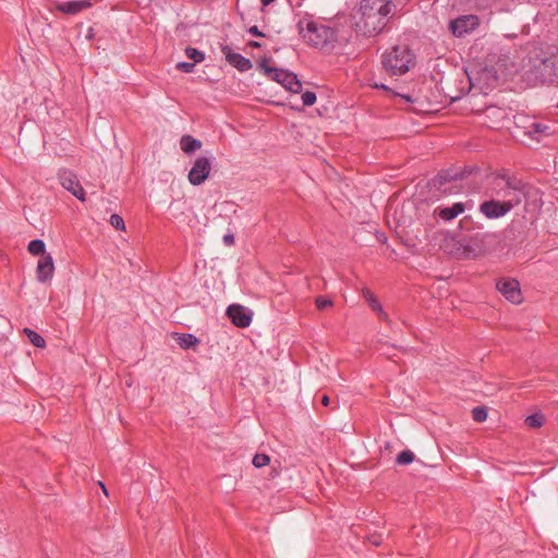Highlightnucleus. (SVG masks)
I'll use <instances>...</instances> for the list:
<instances>
[{
  "label": "nucleus",
  "instance_id": "f257e3e1",
  "mask_svg": "<svg viewBox=\"0 0 558 558\" xmlns=\"http://www.w3.org/2000/svg\"><path fill=\"white\" fill-rule=\"evenodd\" d=\"M393 7L389 0H363L355 21V31L367 37L379 34L385 28Z\"/></svg>",
  "mask_w": 558,
  "mask_h": 558
},
{
  "label": "nucleus",
  "instance_id": "f03ea898",
  "mask_svg": "<svg viewBox=\"0 0 558 558\" xmlns=\"http://www.w3.org/2000/svg\"><path fill=\"white\" fill-rule=\"evenodd\" d=\"M300 35L316 48H329L337 40L336 31L329 26L310 20H300L298 23Z\"/></svg>",
  "mask_w": 558,
  "mask_h": 558
},
{
  "label": "nucleus",
  "instance_id": "7ed1b4c3",
  "mask_svg": "<svg viewBox=\"0 0 558 558\" xmlns=\"http://www.w3.org/2000/svg\"><path fill=\"white\" fill-rule=\"evenodd\" d=\"M494 191L510 208H513L524 197L525 184L514 177L505 173L498 174L494 179Z\"/></svg>",
  "mask_w": 558,
  "mask_h": 558
},
{
  "label": "nucleus",
  "instance_id": "20e7f679",
  "mask_svg": "<svg viewBox=\"0 0 558 558\" xmlns=\"http://www.w3.org/2000/svg\"><path fill=\"white\" fill-rule=\"evenodd\" d=\"M415 64V56L407 45H397L383 54V65L392 75H402Z\"/></svg>",
  "mask_w": 558,
  "mask_h": 558
},
{
  "label": "nucleus",
  "instance_id": "39448f33",
  "mask_svg": "<svg viewBox=\"0 0 558 558\" xmlns=\"http://www.w3.org/2000/svg\"><path fill=\"white\" fill-rule=\"evenodd\" d=\"M269 61V59L263 58L258 64L264 74L270 80L280 83L289 92L294 94L300 93L302 89V83L299 81L298 76L287 70L270 66Z\"/></svg>",
  "mask_w": 558,
  "mask_h": 558
},
{
  "label": "nucleus",
  "instance_id": "423d86ee",
  "mask_svg": "<svg viewBox=\"0 0 558 558\" xmlns=\"http://www.w3.org/2000/svg\"><path fill=\"white\" fill-rule=\"evenodd\" d=\"M487 235L484 233H475L469 240L451 238L449 244H459L456 250H450L451 255L457 258L476 257L484 252V240Z\"/></svg>",
  "mask_w": 558,
  "mask_h": 558
},
{
  "label": "nucleus",
  "instance_id": "0eeeda50",
  "mask_svg": "<svg viewBox=\"0 0 558 558\" xmlns=\"http://www.w3.org/2000/svg\"><path fill=\"white\" fill-rule=\"evenodd\" d=\"M58 178L60 181V184L68 190L73 196H75L81 202H84L86 199V194L81 185L77 175L69 170V169H61L58 172Z\"/></svg>",
  "mask_w": 558,
  "mask_h": 558
},
{
  "label": "nucleus",
  "instance_id": "6e6552de",
  "mask_svg": "<svg viewBox=\"0 0 558 558\" xmlns=\"http://www.w3.org/2000/svg\"><path fill=\"white\" fill-rule=\"evenodd\" d=\"M211 171V162L207 157H198L195 159L187 179L192 185H201L204 183Z\"/></svg>",
  "mask_w": 558,
  "mask_h": 558
},
{
  "label": "nucleus",
  "instance_id": "1a4fd4ad",
  "mask_svg": "<svg viewBox=\"0 0 558 558\" xmlns=\"http://www.w3.org/2000/svg\"><path fill=\"white\" fill-rule=\"evenodd\" d=\"M227 315L232 324L239 328H246L252 323L253 313L241 304H231L227 308Z\"/></svg>",
  "mask_w": 558,
  "mask_h": 558
},
{
  "label": "nucleus",
  "instance_id": "9d476101",
  "mask_svg": "<svg viewBox=\"0 0 558 558\" xmlns=\"http://www.w3.org/2000/svg\"><path fill=\"white\" fill-rule=\"evenodd\" d=\"M476 26H478V17L473 14L459 16L449 24L450 31L457 37L475 29Z\"/></svg>",
  "mask_w": 558,
  "mask_h": 558
},
{
  "label": "nucleus",
  "instance_id": "9b49d317",
  "mask_svg": "<svg viewBox=\"0 0 558 558\" xmlns=\"http://www.w3.org/2000/svg\"><path fill=\"white\" fill-rule=\"evenodd\" d=\"M498 291L510 302L519 304L522 301L520 284L514 279H500L496 283Z\"/></svg>",
  "mask_w": 558,
  "mask_h": 558
},
{
  "label": "nucleus",
  "instance_id": "f8f14e48",
  "mask_svg": "<svg viewBox=\"0 0 558 558\" xmlns=\"http://www.w3.org/2000/svg\"><path fill=\"white\" fill-rule=\"evenodd\" d=\"M511 209L504 201L498 202L494 199L484 202L480 206L481 213L489 219L502 217Z\"/></svg>",
  "mask_w": 558,
  "mask_h": 558
},
{
  "label": "nucleus",
  "instance_id": "ddd939ff",
  "mask_svg": "<svg viewBox=\"0 0 558 558\" xmlns=\"http://www.w3.org/2000/svg\"><path fill=\"white\" fill-rule=\"evenodd\" d=\"M554 129L549 123L534 121L525 128L524 134L536 142L554 134Z\"/></svg>",
  "mask_w": 558,
  "mask_h": 558
},
{
  "label": "nucleus",
  "instance_id": "4468645a",
  "mask_svg": "<svg viewBox=\"0 0 558 558\" xmlns=\"http://www.w3.org/2000/svg\"><path fill=\"white\" fill-rule=\"evenodd\" d=\"M466 170L458 171L453 169L442 170L440 171L434 179L433 184L438 190H441L444 193L447 192L446 189L442 190V186L451 181L461 180L465 177Z\"/></svg>",
  "mask_w": 558,
  "mask_h": 558
},
{
  "label": "nucleus",
  "instance_id": "2eb2a0df",
  "mask_svg": "<svg viewBox=\"0 0 558 558\" xmlns=\"http://www.w3.org/2000/svg\"><path fill=\"white\" fill-rule=\"evenodd\" d=\"M221 50L227 61L234 68H236L239 71L245 72L253 68V63L251 62L250 59L243 57L240 53L232 52L229 46H223Z\"/></svg>",
  "mask_w": 558,
  "mask_h": 558
},
{
  "label": "nucleus",
  "instance_id": "dca6fc26",
  "mask_svg": "<svg viewBox=\"0 0 558 558\" xmlns=\"http://www.w3.org/2000/svg\"><path fill=\"white\" fill-rule=\"evenodd\" d=\"M54 272V264L52 256L50 254H46L40 257L37 264L36 274L37 279L40 282H46L53 277Z\"/></svg>",
  "mask_w": 558,
  "mask_h": 558
},
{
  "label": "nucleus",
  "instance_id": "f3484780",
  "mask_svg": "<svg viewBox=\"0 0 558 558\" xmlns=\"http://www.w3.org/2000/svg\"><path fill=\"white\" fill-rule=\"evenodd\" d=\"M90 0H75L56 4V10L70 15H75L83 10L92 8Z\"/></svg>",
  "mask_w": 558,
  "mask_h": 558
},
{
  "label": "nucleus",
  "instance_id": "a211bd4d",
  "mask_svg": "<svg viewBox=\"0 0 558 558\" xmlns=\"http://www.w3.org/2000/svg\"><path fill=\"white\" fill-rule=\"evenodd\" d=\"M465 210V205L463 203H454L450 207H437L435 209V214L438 215L445 221H450L454 219L458 215L462 214Z\"/></svg>",
  "mask_w": 558,
  "mask_h": 558
},
{
  "label": "nucleus",
  "instance_id": "6ab92c4d",
  "mask_svg": "<svg viewBox=\"0 0 558 558\" xmlns=\"http://www.w3.org/2000/svg\"><path fill=\"white\" fill-rule=\"evenodd\" d=\"M180 147L186 155H191L202 148V142L186 134L181 137Z\"/></svg>",
  "mask_w": 558,
  "mask_h": 558
},
{
  "label": "nucleus",
  "instance_id": "aec40b11",
  "mask_svg": "<svg viewBox=\"0 0 558 558\" xmlns=\"http://www.w3.org/2000/svg\"><path fill=\"white\" fill-rule=\"evenodd\" d=\"M177 341L182 349H190L196 345L199 341L191 333H175Z\"/></svg>",
  "mask_w": 558,
  "mask_h": 558
},
{
  "label": "nucleus",
  "instance_id": "412c9836",
  "mask_svg": "<svg viewBox=\"0 0 558 558\" xmlns=\"http://www.w3.org/2000/svg\"><path fill=\"white\" fill-rule=\"evenodd\" d=\"M363 296L368 302V304L373 311L377 312L379 315L385 314L380 303L378 302V300L376 299V296L374 295V293L371 290L364 289Z\"/></svg>",
  "mask_w": 558,
  "mask_h": 558
},
{
  "label": "nucleus",
  "instance_id": "4be33fe9",
  "mask_svg": "<svg viewBox=\"0 0 558 558\" xmlns=\"http://www.w3.org/2000/svg\"><path fill=\"white\" fill-rule=\"evenodd\" d=\"M23 332L26 335V337L28 338L29 342L35 345L36 348H45L46 347V341L45 339L39 335L37 333L36 331L29 329V328H24Z\"/></svg>",
  "mask_w": 558,
  "mask_h": 558
},
{
  "label": "nucleus",
  "instance_id": "5701e85b",
  "mask_svg": "<svg viewBox=\"0 0 558 558\" xmlns=\"http://www.w3.org/2000/svg\"><path fill=\"white\" fill-rule=\"evenodd\" d=\"M27 250L31 254L33 255H46V245L44 243V241L39 240V239H36V240H33L28 243V246H27Z\"/></svg>",
  "mask_w": 558,
  "mask_h": 558
},
{
  "label": "nucleus",
  "instance_id": "b1692460",
  "mask_svg": "<svg viewBox=\"0 0 558 558\" xmlns=\"http://www.w3.org/2000/svg\"><path fill=\"white\" fill-rule=\"evenodd\" d=\"M525 423L531 428H539L545 423V416L541 413L532 414L525 418Z\"/></svg>",
  "mask_w": 558,
  "mask_h": 558
},
{
  "label": "nucleus",
  "instance_id": "393cba45",
  "mask_svg": "<svg viewBox=\"0 0 558 558\" xmlns=\"http://www.w3.org/2000/svg\"><path fill=\"white\" fill-rule=\"evenodd\" d=\"M414 458H415L414 453L411 450L407 449L397 456L396 463L399 465H407V464H410L411 462H413Z\"/></svg>",
  "mask_w": 558,
  "mask_h": 558
},
{
  "label": "nucleus",
  "instance_id": "a878e982",
  "mask_svg": "<svg viewBox=\"0 0 558 558\" xmlns=\"http://www.w3.org/2000/svg\"><path fill=\"white\" fill-rule=\"evenodd\" d=\"M487 408L486 407H476L472 410V418L477 422V423H482L484 421H486L487 418Z\"/></svg>",
  "mask_w": 558,
  "mask_h": 558
},
{
  "label": "nucleus",
  "instance_id": "bb28decb",
  "mask_svg": "<svg viewBox=\"0 0 558 558\" xmlns=\"http://www.w3.org/2000/svg\"><path fill=\"white\" fill-rule=\"evenodd\" d=\"M269 462H270V458L268 454H265V453H256L253 457V461H252L253 465L257 469L266 466L267 464H269Z\"/></svg>",
  "mask_w": 558,
  "mask_h": 558
},
{
  "label": "nucleus",
  "instance_id": "cd10ccee",
  "mask_svg": "<svg viewBox=\"0 0 558 558\" xmlns=\"http://www.w3.org/2000/svg\"><path fill=\"white\" fill-rule=\"evenodd\" d=\"M185 54L189 59L194 60V62H202L205 59L204 53L193 47H187L185 49Z\"/></svg>",
  "mask_w": 558,
  "mask_h": 558
},
{
  "label": "nucleus",
  "instance_id": "c85d7f7f",
  "mask_svg": "<svg viewBox=\"0 0 558 558\" xmlns=\"http://www.w3.org/2000/svg\"><path fill=\"white\" fill-rule=\"evenodd\" d=\"M110 225L117 229V230H120V231H123L125 230V223H124V220L123 218L118 215V214H113L110 216Z\"/></svg>",
  "mask_w": 558,
  "mask_h": 558
},
{
  "label": "nucleus",
  "instance_id": "c756f323",
  "mask_svg": "<svg viewBox=\"0 0 558 558\" xmlns=\"http://www.w3.org/2000/svg\"><path fill=\"white\" fill-rule=\"evenodd\" d=\"M315 304L319 311H324L328 307H331L333 305L332 301L330 299H327L325 296H317L315 300Z\"/></svg>",
  "mask_w": 558,
  "mask_h": 558
},
{
  "label": "nucleus",
  "instance_id": "7c9ffc66",
  "mask_svg": "<svg viewBox=\"0 0 558 558\" xmlns=\"http://www.w3.org/2000/svg\"><path fill=\"white\" fill-rule=\"evenodd\" d=\"M302 102L304 106L310 107L316 101V94L310 90H306L302 94Z\"/></svg>",
  "mask_w": 558,
  "mask_h": 558
},
{
  "label": "nucleus",
  "instance_id": "2f4dec72",
  "mask_svg": "<svg viewBox=\"0 0 558 558\" xmlns=\"http://www.w3.org/2000/svg\"><path fill=\"white\" fill-rule=\"evenodd\" d=\"M367 541L372 545L378 547L383 544V536H381V534L373 533L367 536Z\"/></svg>",
  "mask_w": 558,
  "mask_h": 558
},
{
  "label": "nucleus",
  "instance_id": "473e14b6",
  "mask_svg": "<svg viewBox=\"0 0 558 558\" xmlns=\"http://www.w3.org/2000/svg\"><path fill=\"white\" fill-rule=\"evenodd\" d=\"M177 68L185 73H191L194 71L195 63L192 62H179Z\"/></svg>",
  "mask_w": 558,
  "mask_h": 558
},
{
  "label": "nucleus",
  "instance_id": "72a5a7b5",
  "mask_svg": "<svg viewBox=\"0 0 558 558\" xmlns=\"http://www.w3.org/2000/svg\"><path fill=\"white\" fill-rule=\"evenodd\" d=\"M451 238H452V236H450V238H446V240H445V245H444L445 251H446L448 254H450V255H451L450 250H456V248H458V247H459V244H456V245H454V244H449V243H448V241H449Z\"/></svg>",
  "mask_w": 558,
  "mask_h": 558
},
{
  "label": "nucleus",
  "instance_id": "f704fd0d",
  "mask_svg": "<svg viewBox=\"0 0 558 558\" xmlns=\"http://www.w3.org/2000/svg\"><path fill=\"white\" fill-rule=\"evenodd\" d=\"M248 33L256 37H264L265 34L262 33L256 25L248 28Z\"/></svg>",
  "mask_w": 558,
  "mask_h": 558
},
{
  "label": "nucleus",
  "instance_id": "c9c22d12",
  "mask_svg": "<svg viewBox=\"0 0 558 558\" xmlns=\"http://www.w3.org/2000/svg\"><path fill=\"white\" fill-rule=\"evenodd\" d=\"M223 242H225L226 245H232L234 243L233 234H226L223 236Z\"/></svg>",
  "mask_w": 558,
  "mask_h": 558
},
{
  "label": "nucleus",
  "instance_id": "e433bc0d",
  "mask_svg": "<svg viewBox=\"0 0 558 558\" xmlns=\"http://www.w3.org/2000/svg\"><path fill=\"white\" fill-rule=\"evenodd\" d=\"M322 404H323L324 407H328V405L330 404V399H329V397H328L327 395H324V396L322 397Z\"/></svg>",
  "mask_w": 558,
  "mask_h": 558
},
{
  "label": "nucleus",
  "instance_id": "4c0bfd02",
  "mask_svg": "<svg viewBox=\"0 0 558 558\" xmlns=\"http://www.w3.org/2000/svg\"><path fill=\"white\" fill-rule=\"evenodd\" d=\"M248 45L253 48H259L262 45L258 41L251 40Z\"/></svg>",
  "mask_w": 558,
  "mask_h": 558
},
{
  "label": "nucleus",
  "instance_id": "58836bf2",
  "mask_svg": "<svg viewBox=\"0 0 558 558\" xmlns=\"http://www.w3.org/2000/svg\"><path fill=\"white\" fill-rule=\"evenodd\" d=\"M99 486L101 487V490L105 493V495L108 496V492H107L105 484L99 482Z\"/></svg>",
  "mask_w": 558,
  "mask_h": 558
},
{
  "label": "nucleus",
  "instance_id": "ea45409f",
  "mask_svg": "<svg viewBox=\"0 0 558 558\" xmlns=\"http://www.w3.org/2000/svg\"><path fill=\"white\" fill-rule=\"evenodd\" d=\"M274 1L275 0H262V4H263V7H267V5H269Z\"/></svg>",
  "mask_w": 558,
  "mask_h": 558
},
{
  "label": "nucleus",
  "instance_id": "a19ab883",
  "mask_svg": "<svg viewBox=\"0 0 558 558\" xmlns=\"http://www.w3.org/2000/svg\"><path fill=\"white\" fill-rule=\"evenodd\" d=\"M4 323H8L7 318L3 316H0V326L3 325Z\"/></svg>",
  "mask_w": 558,
  "mask_h": 558
},
{
  "label": "nucleus",
  "instance_id": "79ce46f5",
  "mask_svg": "<svg viewBox=\"0 0 558 558\" xmlns=\"http://www.w3.org/2000/svg\"><path fill=\"white\" fill-rule=\"evenodd\" d=\"M375 87L383 88V89H387V86H386V85H384V84H383V85H380V86L376 84V85H375Z\"/></svg>",
  "mask_w": 558,
  "mask_h": 558
},
{
  "label": "nucleus",
  "instance_id": "37998d69",
  "mask_svg": "<svg viewBox=\"0 0 558 558\" xmlns=\"http://www.w3.org/2000/svg\"><path fill=\"white\" fill-rule=\"evenodd\" d=\"M544 65L547 68L549 64H548V61H545L544 62Z\"/></svg>",
  "mask_w": 558,
  "mask_h": 558
}]
</instances>
